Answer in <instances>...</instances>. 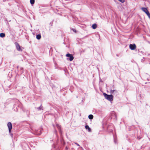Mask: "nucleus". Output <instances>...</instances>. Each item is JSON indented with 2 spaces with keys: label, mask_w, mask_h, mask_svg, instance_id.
I'll return each mask as SVG.
<instances>
[{
  "label": "nucleus",
  "mask_w": 150,
  "mask_h": 150,
  "mask_svg": "<svg viewBox=\"0 0 150 150\" xmlns=\"http://www.w3.org/2000/svg\"><path fill=\"white\" fill-rule=\"evenodd\" d=\"M103 95L105 98L110 101H112L113 96L112 95H108L106 93H103Z\"/></svg>",
  "instance_id": "f257e3e1"
},
{
  "label": "nucleus",
  "mask_w": 150,
  "mask_h": 150,
  "mask_svg": "<svg viewBox=\"0 0 150 150\" xmlns=\"http://www.w3.org/2000/svg\"><path fill=\"white\" fill-rule=\"evenodd\" d=\"M7 126L8 128L9 133L10 134L12 137H13V134L11 133V130L12 128V124L11 122H8L7 124Z\"/></svg>",
  "instance_id": "f03ea898"
},
{
  "label": "nucleus",
  "mask_w": 150,
  "mask_h": 150,
  "mask_svg": "<svg viewBox=\"0 0 150 150\" xmlns=\"http://www.w3.org/2000/svg\"><path fill=\"white\" fill-rule=\"evenodd\" d=\"M17 50L18 51H22V50L21 49V47L19 44L17 42L15 43Z\"/></svg>",
  "instance_id": "7ed1b4c3"
},
{
  "label": "nucleus",
  "mask_w": 150,
  "mask_h": 150,
  "mask_svg": "<svg viewBox=\"0 0 150 150\" xmlns=\"http://www.w3.org/2000/svg\"><path fill=\"white\" fill-rule=\"evenodd\" d=\"M129 47L131 50H134L136 48V46L135 44H130L129 45Z\"/></svg>",
  "instance_id": "20e7f679"
},
{
  "label": "nucleus",
  "mask_w": 150,
  "mask_h": 150,
  "mask_svg": "<svg viewBox=\"0 0 150 150\" xmlns=\"http://www.w3.org/2000/svg\"><path fill=\"white\" fill-rule=\"evenodd\" d=\"M66 56L67 57H69V60L70 61H72L74 59V57L71 54L68 53L66 54Z\"/></svg>",
  "instance_id": "39448f33"
},
{
  "label": "nucleus",
  "mask_w": 150,
  "mask_h": 150,
  "mask_svg": "<svg viewBox=\"0 0 150 150\" xmlns=\"http://www.w3.org/2000/svg\"><path fill=\"white\" fill-rule=\"evenodd\" d=\"M56 126L59 129V133L61 134H62V131L61 130V126L58 124H57Z\"/></svg>",
  "instance_id": "423d86ee"
},
{
  "label": "nucleus",
  "mask_w": 150,
  "mask_h": 150,
  "mask_svg": "<svg viewBox=\"0 0 150 150\" xmlns=\"http://www.w3.org/2000/svg\"><path fill=\"white\" fill-rule=\"evenodd\" d=\"M85 128L86 129H87L89 132L91 131V129L88 125H86L85 126Z\"/></svg>",
  "instance_id": "0eeeda50"
},
{
  "label": "nucleus",
  "mask_w": 150,
  "mask_h": 150,
  "mask_svg": "<svg viewBox=\"0 0 150 150\" xmlns=\"http://www.w3.org/2000/svg\"><path fill=\"white\" fill-rule=\"evenodd\" d=\"M35 134L36 135H40L41 134V130H39L37 131H36V132Z\"/></svg>",
  "instance_id": "6e6552de"
},
{
  "label": "nucleus",
  "mask_w": 150,
  "mask_h": 150,
  "mask_svg": "<svg viewBox=\"0 0 150 150\" xmlns=\"http://www.w3.org/2000/svg\"><path fill=\"white\" fill-rule=\"evenodd\" d=\"M42 108L43 107L42 106V105H41L40 107L37 108V109L38 110H43V109H42Z\"/></svg>",
  "instance_id": "1a4fd4ad"
},
{
  "label": "nucleus",
  "mask_w": 150,
  "mask_h": 150,
  "mask_svg": "<svg viewBox=\"0 0 150 150\" xmlns=\"http://www.w3.org/2000/svg\"><path fill=\"white\" fill-rule=\"evenodd\" d=\"M97 26V24L96 23H94L92 25V28L93 29H95L96 28Z\"/></svg>",
  "instance_id": "9d476101"
},
{
  "label": "nucleus",
  "mask_w": 150,
  "mask_h": 150,
  "mask_svg": "<svg viewBox=\"0 0 150 150\" xmlns=\"http://www.w3.org/2000/svg\"><path fill=\"white\" fill-rule=\"evenodd\" d=\"M88 118L90 120H92L93 117V116L92 115H89L88 116Z\"/></svg>",
  "instance_id": "9b49d317"
},
{
  "label": "nucleus",
  "mask_w": 150,
  "mask_h": 150,
  "mask_svg": "<svg viewBox=\"0 0 150 150\" xmlns=\"http://www.w3.org/2000/svg\"><path fill=\"white\" fill-rule=\"evenodd\" d=\"M142 10L145 13L146 12L148 11L147 9L145 8H144V7L142 8Z\"/></svg>",
  "instance_id": "f8f14e48"
},
{
  "label": "nucleus",
  "mask_w": 150,
  "mask_h": 150,
  "mask_svg": "<svg viewBox=\"0 0 150 150\" xmlns=\"http://www.w3.org/2000/svg\"><path fill=\"white\" fill-rule=\"evenodd\" d=\"M41 38V36L40 34H38L36 35V38L38 40H40Z\"/></svg>",
  "instance_id": "ddd939ff"
},
{
  "label": "nucleus",
  "mask_w": 150,
  "mask_h": 150,
  "mask_svg": "<svg viewBox=\"0 0 150 150\" xmlns=\"http://www.w3.org/2000/svg\"><path fill=\"white\" fill-rule=\"evenodd\" d=\"M5 34L4 33H0V37L4 38L5 36Z\"/></svg>",
  "instance_id": "4468645a"
},
{
  "label": "nucleus",
  "mask_w": 150,
  "mask_h": 150,
  "mask_svg": "<svg viewBox=\"0 0 150 150\" xmlns=\"http://www.w3.org/2000/svg\"><path fill=\"white\" fill-rule=\"evenodd\" d=\"M35 0H30V3L31 4H33L34 3Z\"/></svg>",
  "instance_id": "2eb2a0df"
},
{
  "label": "nucleus",
  "mask_w": 150,
  "mask_h": 150,
  "mask_svg": "<svg viewBox=\"0 0 150 150\" xmlns=\"http://www.w3.org/2000/svg\"><path fill=\"white\" fill-rule=\"evenodd\" d=\"M115 91H116L115 90H112V89H110V93L111 94H113L114 92Z\"/></svg>",
  "instance_id": "dca6fc26"
},
{
  "label": "nucleus",
  "mask_w": 150,
  "mask_h": 150,
  "mask_svg": "<svg viewBox=\"0 0 150 150\" xmlns=\"http://www.w3.org/2000/svg\"><path fill=\"white\" fill-rule=\"evenodd\" d=\"M146 13L147 14V15L148 16L150 14V13H149V12L148 11L146 12L145 13Z\"/></svg>",
  "instance_id": "f3484780"
},
{
  "label": "nucleus",
  "mask_w": 150,
  "mask_h": 150,
  "mask_svg": "<svg viewBox=\"0 0 150 150\" xmlns=\"http://www.w3.org/2000/svg\"><path fill=\"white\" fill-rule=\"evenodd\" d=\"M27 126L29 127V126L30 127V128L31 129L33 130V129L32 128V127L31 126H30V125L29 124H28V125H27Z\"/></svg>",
  "instance_id": "a211bd4d"
},
{
  "label": "nucleus",
  "mask_w": 150,
  "mask_h": 150,
  "mask_svg": "<svg viewBox=\"0 0 150 150\" xmlns=\"http://www.w3.org/2000/svg\"><path fill=\"white\" fill-rule=\"evenodd\" d=\"M75 143L76 144L77 146H80V145H79V144H78L77 143H76V142H75V143Z\"/></svg>",
  "instance_id": "6ab92c4d"
},
{
  "label": "nucleus",
  "mask_w": 150,
  "mask_h": 150,
  "mask_svg": "<svg viewBox=\"0 0 150 150\" xmlns=\"http://www.w3.org/2000/svg\"><path fill=\"white\" fill-rule=\"evenodd\" d=\"M68 149V148L67 146H66L65 148V150H67Z\"/></svg>",
  "instance_id": "aec40b11"
},
{
  "label": "nucleus",
  "mask_w": 150,
  "mask_h": 150,
  "mask_svg": "<svg viewBox=\"0 0 150 150\" xmlns=\"http://www.w3.org/2000/svg\"><path fill=\"white\" fill-rule=\"evenodd\" d=\"M73 30L74 32H76V30L75 29H74Z\"/></svg>",
  "instance_id": "412c9836"
},
{
  "label": "nucleus",
  "mask_w": 150,
  "mask_h": 150,
  "mask_svg": "<svg viewBox=\"0 0 150 150\" xmlns=\"http://www.w3.org/2000/svg\"><path fill=\"white\" fill-rule=\"evenodd\" d=\"M148 17L150 19V14L148 16Z\"/></svg>",
  "instance_id": "4be33fe9"
},
{
  "label": "nucleus",
  "mask_w": 150,
  "mask_h": 150,
  "mask_svg": "<svg viewBox=\"0 0 150 150\" xmlns=\"http://www.w3.org/2000/svg\"><path fill=\"white\" fill-rule=\"evenodd\" d=\"M21 70L23 69V68H21Z\"/></svg>",
  "instance_id": "5701e85b"
},
{
  "label": "nucleus",
  "mask_w": 150,
  "mask_h": 150,
  "mask_svg": "<svg viewBox=\"0 0 150 150\" xmlns=\"http://www.w3.org/2000/svg\"><path fill=\"white\" fill-rule=\"evenodd\" d=\"M6 1V0H4L3 1H4H4Z\"/></svg>",
  "instance_id": "b1692460"
},
{
  "label": "nucleus",
  "mask_w": 150,
  "mask_h": 150,
  "mask_svg": "<svg viewBox=\"0 0 150 150\" xmlns=\"http://www.w3.org/2000/svg\"><path fill=\"white\" fill-rule=\"evenodd\" d=\"M114 85H113L112 87H114Z\"/></svg>",
  "instance_id": "393cba45"
}]
</instances>
